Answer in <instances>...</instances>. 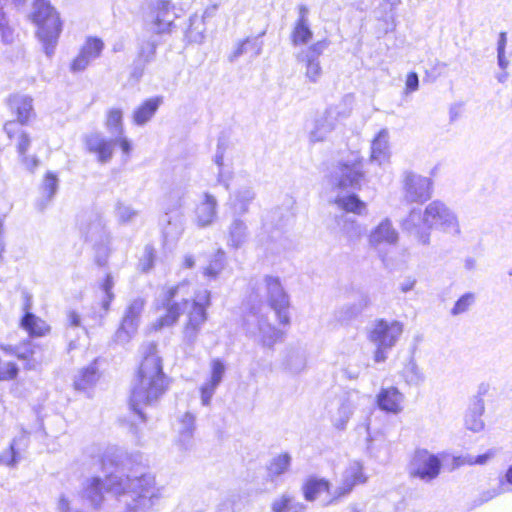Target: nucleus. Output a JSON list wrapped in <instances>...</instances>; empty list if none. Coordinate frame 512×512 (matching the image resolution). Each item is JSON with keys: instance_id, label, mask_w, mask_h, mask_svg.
<instances>
[{"instance_id": "10", "label": "nucleus", "mask_w": 512, "mask_h": 512, "mask_svg": "<svg viewBox=\"0 0 512 512\" xmlns=\"http://www.w3.org/2000/svg\"><path fill=\"white\" fill-rule=\"evenodd\" d=\"M328 45L327 40L317 41L295 54L296 61L305 68V77L311 83H317L322 76L319 58Z\"/></svg>"}, {"instance_id": "15", "label": "nucleus", "mask_w": 512, "mask_h": 512, "mask_svg": "<svg viewBox=\"0 0 512 512\" xmlns=\"http://www.w3.org/2000/svg\"><path fill=\"white\" fill-rule=\"evenodd\" d=\"M366 479L362 463L356 460L351 461L343 472L341 484L334 492L330 493L331 498L326 504H333L342 497L347 496L355 485L365 483Z\"/></svg>"}, {"instance_id": "36", "label": "nucleus", "mask_w": 512, "mask_h": 512, "mask_svg": "<svg viewBox=\"0 0 512 512\" xmlns=\"http://www.w3.org/2000/svg\"><path fill=\"white\" fill-rule=\"evenodd\" d=\"M226 266V253L222 249H218L210 257L208 264L203 267V276L208 280H216L221 276L222 272L226 269Z\"/></svg>"}, {"instance_id": "62", "label": "nucleus", "mask_w": 512, "mask_h": 512, "mask_svg": "<svg viewBox=\"0 0 512 512\" xmlns=\"http://www.w3.org/2000/svg\"><path fill=\"white\" fill-rule=\"evenodd\" d=\"M494 452L492 450L477 456H469L467 462L471 465L478 464V465H484L486 464L491 458H493Z\"/></svg>"}, {"instance_id": "55", "label": "nucleus", "mask_w": 512, "mask_h": 512, "mask_svg": "<svg viewBox=\"0 0 512 512\" xmlns=\"http://www.w3.org/2000/svg\"><path fill=\"white\" fill-rule=\"evenodd\" d=\"M214 162L217 165V181L223 184L227 189L229 188V174L224 171V156L223 153L217 151L214 156Z\"/></svg>"}, {"instance_id": "9", "label": "nucleus", "mask_w": 512, "mask_h": 512, "mask_svg": "<svg viewBox=\"0 0 512 512\" xmlns=\"http://www.w3.org/2000/svg\"><path fill=\"white\" fill-rule=\"evenodd\" d=\"M441 467L442 463L437 455L426 449H418L410 460L408 473L413 478L431 482L439 476Z\"/></svg>"}, {"instance_id": "38", "label": "nucleus", "mask_w": 512, "mask_h": 512, "mask_svg": "<svg viewBox=\"0 0 512 512\" xmlns=\"http://www.w3.org/2000/svg\"><path fill=\"white\" fill-rule=\"evenodd\" d=\"M81 231L86 239L99 242L102 241L106 235V225L100 216L93 215L86 223L81 225Z\"/></svg>"}, {"instance_id": "60", "label": "nucleus", "mask_w": 512, "mask_h": 512, "mask_svg": "<svg viewBox=\"0 0 512 512\" xmlns=\"http://www.w3.org/2000/svg\"><path fill=\"white\" fill-rule=\"evenodd\" d=\"M112 141H115V146L119 145L123 154L126 157H129L131 150H132V145H131L130 140L124 134L117 135V136L113 137Z\"/></svg>"}, {"instance_id": "1", "label": "nucleus", "mask_w": 512, "mask_h": 512, "mask_svg": "<svg viewBox=\"0 0 512 512\" xmlns=\"http://www.w3.org/2000/svg\"><path fill=\"white\" fill-rule=\"evenodd\" d=\"M104 491L117 498L122 506L120 512H156L164 489L157 484L152 473L124 475L116 471L106 476L104 481L99 477L87 479L83 483L82 498L94 508H99L104 501Z\"/></svg>"}, {"instance_id": "46", "label": "nucleus", "mask_w": 512, "mask_h": 512, "mask_svg": "<svg viewBox=\"0 0 512 512\" xmlns=\"http://www.w3.org/2000/svg\"><path fill=\"white\" fill-rule=\"evenodd\" d=\"M195 428V418L190 413H185L179 422V441L187 448L190 440L192 439Z\"/></svg>"}, {"instance_id": "16", "label": "nucleus", "mask_w": 512, "mask_h": 512, "mask_svg": "<svg viewBox=\"0 0 512 512\" xmlns=\"http://www.w3.org/2000/svg\"><path fill=\"white\" fill-rule=\"evenodd\" d=\"M104 43L97 37H88L80 47L78 54L71 60L69 70L76 74L85 71L89 65L100 57Z\"/></svg>"}, {"instance_id": "51", "label": "nucleus", "mask_w": 512, "mask_h": 512, "mask_svg": "<svg viewBox=\"0 0 512 512\" xmlns=\"http://www.w3.org/2000/svg\"><path fill=\"white\" fill-rule=\"evenodd\" d=\"M285 367L293 374L302 372L306 367L305 356L300 352H290L286 357Z\"/></svg>"}, {"instance_id": "24", "label": "nucleus", "mask_w": 512, "mask_h": 512, "mask_svg": "<svg viewBox=\"0 0 512 512\" xmlns=\"http://www.w3.org/2000/svg\"><path fill=\"white\" fill-rule=\"evenodd\" d=\"M33 99L28 95L15 94L9 97L8 105L13 114L16 115L18 125L27 124L35 115L33 110Z\"/></svg>"}, {"instance_id": "44", "label": "nucleus", "mask_w": 512, "mask_h": 512, "mask_svg": "<svg viewBox=\"0 0 512 512\" xmlns=\"http://www.w3.org/2000/svg\"><path fill=\"white\" fill-rule=\"evenodd\" d=\"M58 177L52 173L47 172L41 186L43 200L40 204V209L43 210L46 205L52 200L58 189Z\"/></svg>"}, {"instance_id": "37", "label": "nucleus", "mask_w": 512, "mask_h": 512, "mask_svg": "<svg viewBox=\"0 0 512 512\" xmlns=\"http://www.w3.org/2000/svg\"><path fill=\"white\" fill-rule=\"evenodd\" d=\"M248 227L244 220L235 217L228 227V246L232 248L241 247L247 240Z\"/></svg>"}, {"instance_id": "64", "label": "nucleus", "mask_w": 512, "mask_h": 512, "mask_svg": "<svg viewBox=\"0 0 512 512\" xmlns=\"http://www.w3.org/2000/svg\"><path fill=\"white\" fill-rule=\"evenodd\" d=\"M406 93L415 92L419 87L418 75L415 72H411L406 78Z\"/></svg>"}, {"instance_id": "63", "label": "nucleus", "mask_w": 512, "mask_h": 512, "mask_svg": "<svg viewBox=\"0 0 512 512\" xmlns=\"http://www.w3.org/2000/svg\"><path fill=\"white\" fill-rule=\"evenodd\" d=\"M154 253L153 249L146 247L143 258L141 260V268L143 271H148L153 266Z\"/></svg>"}, {"instance_id": "49", "label": "nucleus", "mask_w": 512, "mask_h": 512, "mask_svg": "<svg viewBox=\"0 0 512 512\" xmlns=\"http://www.w3.org/2000/svg\"><path fill=\"white\" fill-rule=\"evenodd\" d=\"M291 464V456L288 453H282L275 456L268 466L270 477H278L288 471Z\"/></svg>"}, {"instance_id": "2", "label": "nucleus", "mask_w": 512, "mask_h": 512, "mask_svg": "<svg viewBox=\"0 0 512 512\" xmlns=\"http://www.w3.org/2000/svg\"><path fill=\"white\" fill-rule=\"evenodd\" d=\"M190 298H192V305L187 314L182 335L183 342L188 346H193L202 326L207 321V308L210 306V291L207 289H201L192 296V285L187 280L168 288L162 296V306L165 309V314L159 317L154 327L155 329H161L176 324L187 308Z\"/></svg>"}, {"instance_id": "47", "label": "nucleus", "mask_w": 512, "mask_h": 512, "mask_svg": "<svg viewBox=\"0 0 512 512\" xmlns=\"http://www.w3.org/2000/svg\"><path fill=\"white\" fill-rule=\"evenodd\" d=\"M477 296L474 292H466L461 295L450 309V315L453 317L467 313L476 303Z\"/></svg>"}, {"instance_id": "45", "label": "nucleus", "mask_w": 512, "mask_h": 512, "mask_svg": "<svg viewBox=\"0 0 512 512\" xmlns=\"http://www.w3.org/2000/svg\"><path fill=\"white\" fill-rule=\"evenodd\" d=\"M105 127L111 138L124 134L123 113L119 108H112L107 113Z\"/></svg>"}, {"instance_id": "33", "label": "nucleus", "mask_w": 512, "mask_h": 512, "mask_svg": "<svg viewBox=\"0 0 512 512\" xmlns=\"http://www.w3.org/2000/svg\"><path fill=\"white\" fill-rule=\"evenodd\" d=\"M333 203L341 210L353 213L359 216L367 214V204L362 201L356 194L341 195L338 194Z\"/></svg>"}, {"instance_id": "19", "label": "nucleus", "mask_w": 512, "mask_h": 512, "mask_svg": "<svg viewBox=\"0 0 512 512\" xmlns=\"http://www.w3.org/2000/svg\"><path fill=\"white\" fill-rule=\"evenodd\" d=\"M247 331L253 335L258 333L259 339L264 346H273L282 336V333L269 324L263 316L250 315L245 320Z\"/></svg>"}, {"instance_id": "21", "label": "nucleus", "mask_w": 512, "mask_h": 512, "mask_svg": "<svg viewBox=\"0 0 512 512\" xmlns=\"http://www.w3.org/2000/svg\"><path fill=\"white\" fill-rule=\"evenodd\" d=\"M218 201L214 195L204 192L195 207L194 221L198 227L211 226L217 219Z\"/></svg>"}, {"instance_id": "58", "label": "nucleus", "mask_w": 512, "mask_h": 512, "mask_svg": "<svg viewBox=\"0 0 512 512\" xmlns=\"http://www.w3.org/2000/svg\"><path fill=\"white\" fill-rule=\"evenodd\" d=\"M400 0H388L386 4H384L382 7L385 9L386 5H389V13H386L384 17V21L387 25H390V29L393 30L395 28V15L394 10L399 5Z\"/></svg>"}, {"instance_id": "31", "label": "nucleus", "mask_w": 512, "mask_h": 512, "mask_svg": "<svg viewBox=\"0 0 512 512\" xmlns=\"http://www.w3.org/2000/svg\"><path fill=\"white\" fill-rule=\"evenodd\" d=\"M28 444V434L26 431H21L10 443L9 448L0 453V464L8 467H15L20 461L18 450Z\"/></svg>"}, {"instance_id": "34", "label": "nucleus", "mask_w": 512, "mask_h": 512, "mask_svg": "<svg viewBox=\"0 0 512 512\" xmlns=\"http://www.w3.org/2000/svg\"><path fill=\"white\" fill-rule=\"evenodd\" d=\"M4 131L9 139L16 141L17 152L19 156H23L28 151L31 143L29 135L14 121L6 122Z\"/></svg>"}, {"instance_id": "28", "label": "nucleus", "mask_w": 512, "mask_h": 512, "mask_svg": "<svg viewBox=\"0 0 512 512\" xmlns=\"http://www.w3.org/2000/svg\"><path fill=\"white\" fill-rule=\"evenodd\" d=\"M335 222L343 237L350 242L358 241L365 233V227L354 217L340 214L335 217Z\"/></svg>"}, {"instance_id": "54", "label": "nucleus", "mask_w": 512, "mask_h": 512, "mask_svg": "<svg viewBox=\"0 0 512 512\" xmlns=\"http://www.w3.org/2000/svg\"><path fill=\"white\" fill-rule=\"evenodd\" d=\"M114 287V281L111 275H107L103 284H102V290L105 293V296L102 300V307L105 311L109 310L110 304L114 299V294L112 292V289Z\"/></svg>"}, {"instance_id": "43", "label": "nucleus", "mask_w": 512, "mask_h": 512, "mask_svg": "<svg viewBox=\"0 0 512 512\" xmlns=\"http://www.w3.org/2000/svg\"><path fill=\"white\" fill-rule=\"evenodd\" d=\"M183 198L184 193L177 189L171 190L167 194H165L162 201V209L164 213H174L184 212L183 211Z\"/></svg>"}, {"instance_id": "22", "label": "nucleus", "mask_w": 512, "mask_h": 512, "mask_svg": "<svg viewBox=\"0 0 512 512\" xmlns=\"http://www.w3.org/2000/svg\"><path fill=\"white\" fill-rule=\"evenodd\" d=\"M404 399V394L393 386L382 388L376 397L378 407L392 414H399L403 411Z\"/></svg>"}, {"instance_id": "23", "label": "nucleus", "mask_w": 512, "mask_h": 512, "mask_svg": "<svg viewBox=\"0 0 512 512\" xmlns=\"http://www.w3.org/2000/svg\"><path fill=\"white\" fill-rule=\"evenodd\" d=\"M10 356H16L19 359L28 357L26 354L19 353L15 347L0 346V381H11L18 376L19 368L15 362L8 359Z\"/></svg>"}, {"instance_id": "7", "label": "nucleus", "mask_w": 512, "mask_h": 512, "mask_svg": "<svg viewBox=\"0 0 512 512\" xmlns=\"http://www.w3.org/2000/svg\"><path fill=\"white\" fill-rule=\"evenodd\" d=\"M351 112L352 99L350 97L344 98L338 104L327 108L323 114L314 120L309 131V141L311 143L327 141L337 124L349 117Z\"/></svg>"}, {"instance_id": "61", "label": "nucleus", "mask_w": 512, "mask_h": 512, "mask_svg": "<svg viewBox=\"0 0 512 512\" xmlns=\"http://www.w3.org/2000/svg\"><path fill=\"white\" fill-rule=\"evenodd\" d=\"M506 491L507 490L504 487V483H501L497 488L489 489L483 492L481 495V503L487 502Z\"/></svg>"}, {"instance_id": "35", "label": "nucleus", "mask_w": 512, "mask_h": 512, "mask_svg": "<svg viewBox=\"0 0 512 512\" xmlns=\"http://www.w3.org/2000/svg\"><path fill=\"white\" fill-rule=\"evenodd\" d=\"M156 55V44L152 41L143 42L140 46L132 76L139 79L144 72V67L152 62Z\"/></svg>"}, {"instance_id": "56", "label": "nucleus", "mask_w": 512, "mask_h": 512, "mask_svg": "<svg viewBox=\"0 0 512 512\" xmlns=\"http://www.w3.org/2000/svg\"><path fill=\"white\" fill-rule=\"evenodd\" d=\"M465 425L467 429L473 432H479L484 428V422L482 420V415H475L472 413H466L465 416Z\"/></svg>"}, {"instance_id": "29", "label": "nucleus", "mask_w": 512, "mask_h": 512, "mask_svg": "<svg viewBox=\"0 0 512 512\" xmlns=\"http://www.w3.org/2000/svg\"><path fill=\"white\" fill-rule=\"evenodd\" d=\"M153 9L156 32H166L174 21V14L171 11L172 3L169 0H155Z\"/></svg>"}, {"instance_id": "20", "label": "nucleus", "mask_w": 512, "mask_h": 512, "mask_svg": "<svg viewBox=\"0 0 512 512\" xmlns=\"http://www.w3.org/2000/svg\"><path fill=\"white\" fill-rule=\"evenodd\" d=\"M402 229L414 236L422 245L430 242V229L426 227L425 210L412 209L401 223Z\"/></svg>"}, {"instance_id": "6", "label": "nucleus", "mask_w": 512, "mask_h": 512, "mask_svg": "<svg viewBox=\"0 0 512 512\" xmlns=\"http://www.w3.org/2000/svg\"><path fill=\"white\" fill-rule=\"evenodd\" d=\"M327 179L333 189L360 190L361 182L365 179L362 157L351 154L347 159L339 161Z\"/></svg>"}, {"instance_id": "14", "label": "nucleus", "mask_w": 512, "mask_h": 512, "mask_svg": "<svg viewBox=\"0 0 512 512\" xmlns=\"http://www.w3.org/2000/svg\"><path fill=\"white\" fill-rule=\"evenodd\" d=\"M432 180L428 177L406 172L403 176V197L409 203H423L432 196Z\"/></svg>"}, {"instance_id": "17", "label": "nucleus", "mask_w": 512, "mask_h": 512, "mask_svg": "<svg viewBox=\"0 0 512 512\" xmlns=\"http://www.w3.org/2000/svg\"><path fill=\"white\" fill-rule=\"evenodd\" d=\"M370 248L381 251L384 247L394 246L399 241V233L390 219L381 220L368 234Z\"/></svg>"}, {"instance_id": "53", "label": "nucleus", "mask_w": 512, "mask_h": 512, "mask_svg": "<svg viewBox=\"0 0 512 512\" xmlns=\"http://www.w3.org/2000/svg\"><path fill=\"white\" fill-rule=\"evenodd\" d=\"M211 376L208 382L219 386V384L222 382L223 376L226 371L225 364L220 359H213L211 361Z\"/></svg>"}, {"instance_id": "12", "label": "nucleus", "mask_w": 512, "mask_h": 512, "mask_svg": "<svg viewBox=\"0 0 512 512\" xmlns=\"http://www.w3.org/2000/svg\"><path fill=\"white\" fill-rule=\"evenodd\" d=\"M264 283L267 291V299L270 307L274 310L280 324L288 325L289 316V297L284 291L280 279L274 276H265Z\"/></svg>"}, {"instance_id": "30", "label": "nucleus", "mask_w": 512, "mask_h": 512, "mask_svg": "<svg viewBox=\"0 0 512 512\" xmlns=\"http://www.w3.org/2000/svg\"><path fill=\"white\" fill-rule=\"evenodd\" d=\"M255 198L252 187L246 186L235 191L230 197L228 205L236 216L244 215L249 210V205Z\"/></svg>"}, {"instance_id": "39", "label": "nucleus", "mask_w": 512, "mask_h": 512, "mask_svg": "<svg viewBox=\"0 0 512 512\" xmlns=\"http://www.w3.org/2000/svg\"><path fill=\"white\" fill-rule=\"evenodd\" d=\"M21 327L33 337H42L50 332V326L46 321L30 312L23 316Z\"/></svg>"}, {"instance_id": "25", "label": "nucleus", "mask_w": 512, "mask_h": 512, "mask_svg": "<svg viewBox=\"0 0 512 512\" xmlns=\"http://www.w3.org/2000/svg\"><path fill=\"white\" fill-rule=\"evenodd\" d=\"M390 135L386 128L381 129L371 141L370 161L378 165H382L389 161L390 151Z\"/></svg>"}, {"instance_id": "41", "label": "nucleus", "mask_w": 512, "mask_h": 512, "mask_svg": "<svg viewBox=\"0 0 512 512\" xmlns=\"http://www.w3.org/2000/svg\"><path fill=\"white\" fill-rule=\"evenodd\" d=\"M99 375L94 364L79 371L74 379V387L79 391H87L98 381Z\"/></svg>"}, {"instance_id": "4", "label": "nucleus", "mask_w": 512, "mask_h": 512, "mask_svg": "<svg viewBox=\"0 0 512 512\" xmlns=\"http://www.w3.org/2000/svg\"><path fill=\"white\" fill-rule=\"evenodd\" d=\"M31 20L37 27L36 36L42 43L45 54L51 57L62 31L58 12L48 0H34Z\"/></svg>"}, {"instance_id": "40", "label": "nucleus", "mask_w": 512, "mask_h": 512, "mask_svg": "<svg viewBox=\"0 0 512 512\" xmlns=\"http://www.w3.org/2000/svg\"><path fill=\"white\" fill-rule=\"evenodd\" d=\"M330 483L324 478L309 477L303 484L302 490L307 501L316 500L323 492L329 493Z\"/></svg>"}, {"instance_id": "32", "label": "nucleus", "mask_w": 512, "mask_h": 512, "mask_svg": "<svg viewBox=\"0 0 512 512\" xmlns=\"http://www.w3.org/2000/svg\"><path fill=\"white\" fill-rule=\"evenodd\" d=\"M162 102L163 98L161 96H156L145 100L133 111V122L138 126L145 125L152 119Z\"/></svg>"}, {"instance_id": "11", "label": "nucleus", "mask_w": 512, "mask_h": 512, "mask_svg": "<svg viewBox=\"0 0 512 512\" xmlns=\"http://www.w3.org/2000/svg\"><path fill=\"white\" fill-rule=\"evenodd\" d=\"M145 303L142 297H136L129 302L124 311L120 327L115 333V340L118 343L125 344L129 342L137 333Z\"/></svg>"}, {"instance_id": "48", "label": "nucleus", "mask_w": 512, "mask_h": 512, "mask_svg": "<svg viewBox=\"0 0 512 512\" xmlns=\"http://www.w3.org/2000/svg\"><path fill=\"white\" fill-rule=\"evenodd\" d=\"M402 375L405 382L412 386H419L425 380L424 373L413 359L409 360L405 365Z\"/></svg>"}, {"instance_id": "18", "label": "nucleus", "mask_w": 512, "mask_h": 512, "mask_svg": "<svg viewBox=\"0 0 512 512\" xmlns=\"http://www.w3.org/2000/svg\"><path fill=\"white\" fill-rule=\"evenodd\" d=\"M84 144L86 150L93 154L97 161L106 164L111 161L115 148V141L107 139L100 132H91L85 135Z\"/></svg>"}, {"instance_id": "52", "label": "nucleus", "mask_w": 512, "mask_h": 512, "mask_svg": "<svg viewBox=\"0 0 512 512\" xmlns=\"http://www.w3.org/2000/svg\"><path fill=\"white\" fill-rule=\"evenodd\" d=\"M137 215V211L131 206L122 202H117L115 205V216L121 223L132 221Z\"/></svg>"}, {"instance_id": "8", "label": "nucleus", "mask_w": 512, "mask_h": 512, "mask_svg": "<svg viewBox=\"0 0 512 512\" xmlns=\"http://www.w3.org/2000/svg\"><path fill=\"white\" fill-rule=\"evenodd\" d=\"M425 220L430 230L439 229L452 235L461 232L457 215L442 201L434 200L425 207Z\"/></svg>"}, {"instance_id": "5", "label": "nucleus", "mask_w": 512, "mask_h": 512, "mask_svg": "<svg viewBox=\"0 0 512 512\" xmlns=\"http://www.w3.org/2000/svg\"><path fill=\"white\" fill-rule=\"evenodd\" d=\"M404 325L398 320L375 319L367 330L368 340L376 346L373 359L382 363L387 359V352L399 341Z\"/></svg>"}, {"instance_id": "57", "label": "nucleus", "mask_w": 512, "mask_h": 512, "mask_svg": "<svg viewBox=\"0 0 512 512\" xmlns=\"http://www.w3.org/2000/svg\"><path fill=\"white\" fill-rule=\"evenodd\" d=\"M218 386L210 383V382H205L201 388H200V391H201V402L204 406H207L210 404L211 402V399L216 391Z\"/></svg>"}, {"instance_id": "50", "label": "nucleus", "mask_w": 512, "mask_h": 512, "mask_svg": "<svg viewBox=\"0 0 512 512\" xmlns=\"http://www.w3.org/2000/svg\"><path fill=\"white\" fill-rule=\"evenodd\" d=\"M313 37L309 23L296 22L291 33V41L294 46L307 44Z\"/></svg>"}, {"instance_id": "3", "label": "nucleus", "mask_w": 512, "mask_h": 512, "mask_svg": "<svg viewBox=\"0 0 512 512\" xmlns=\"http://www.w3.org/2000/svg\"><path fill=\"white\" fill-rule=\"evenodd\" d=\"M168 388V378L163 372L162 361L155 351L142 360L130 398L132 409L144 419L142 408L155 404Z\"/></svg>"}, {"instance_id": "26", "label": "nucleus", "mask_w": 512, "mask_h": 512, "mask_svg": "<svg viewBox=\"0 0 512 512\" xmlns=\"http://www.w3.org/2000/svg\"><path fill=\"white\" fill-rule=\"evenodd\" d=\"M163 227L162 232L166 242L177 241L185 229V214L184 212L164 213L162 219Z\"/></svg>"}, {"instance_id": "27", "label": "nucleus", "mask_w": 512, "mask_h": 512, "mask_svg": "<svg viewBox=\"0 0 512 512\" xmlns=\"http://www.w3.org/2000/svg\"><path fill=\"white\" fill-rule=\"evenodd\" d=\"M370 305L368 295L360 293L356 297L342 305L336 312V317L340 322H349L362 314V312Z\"/></svg>"}, {"instance_id": "42", "label": "nucleus", "mask_w": 512, "mask_h": 512, "mask_svg": "<svg viewBox=\"0 0 512 512\" xmlns=\"http://www.w3.org/2000/svg\"><path fill=\"white\" fill-rule=\"evenodd\" d=\"M305 506L296 501L292 496L283 494L271 504L272 512H303Z\"/></svg>"}, {"instance_id": "59", "label": "nucleus", "mask_w": 512, "mask_h": 512, "mask_svg": "<svg viewBox=\"0 0 512 512\" xmlns=\"http://www.w3.org/2000/svg\"><path fill=\"white\" fill-rule=\"evenodd\" d=\"M484 411H485V404H484L483 398L479 395L474 396L471 400V403H470V406H469V409L467 412L475 414V415H483Z\"/></svg>"}, {"instance_id": "13", "label": "nucleus", "mask_w": 512, "mask_h": 512, "mask_svg": "<svg viewBox=\"0 0 512 512\" xmlns=\"http://www.w3.org/2000/svg\"><path fill=\"white\" fill-rule=\"evenodd\" d=\"M369 402V397L358 390H348L340 397V404L332 422L337 430H344L356 410Z\"/></svg>"}]
</instances>
